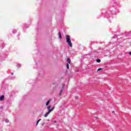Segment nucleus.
<instances>
[{
  "label": "nucleus",
  "instance_id": "1",
  "mask_svg": "<svg viewBox=\"0 0 131 131\" xmlns=\"http://www.w3.org/2000/svg\"><path fill=\"white\" fill-rule=\"evenodd\" d=\"M67 42L71 48H72V42H71V39H70V36L67 35L66 36Z\"/></svg>",
  "mask_w": 131,
  "mask_h": 131
},
{
  "label": "nucleus",
  "instance_id": "2",
  "mask_svg": "<svg viewBox=\"0 0 131 131\" xmlns=\"http://www.w3.org/2000/svg\"><path fill=\"white\" fill-rule=\"evenodd\" d=\"M64 84H62V88L61 89L60 91L59 92V96H61L62 95V92L64 91Z\"/></svg>",
  "mask_w": 131,
  "mask_h": 131
},
{
  "label": "nucleus",
  "instance_id": "3",
  "mask_svg": "<svg viewBox=\"0 0 131 131\" xmlns=\"http://www.w3.org/2000/svg\"><path fill=\"white\" fill-rule=\"evenodd\" d=\"M52 106L51 105H49L47 107V109L48 110V112H52L53 111V109L51 108Z\"/></svg>",
  "mask_w": 131,
  "mask_h": 131
},
{
  "label": "nucleus",
  "instance_id": "4",
  "mask_svg": "<svg viewBox=\"0 0 131 131\" xmlns=\"http://www.w3.org/2000/svg\"><path fill=\"white\" fill-rule=\"evenodd\" d=\"M51 101H52V99H51L48 100L46 103V106H49V104H50V103H51Z\"/></svg>",
  "mask_w": 131,
  "mask_h": 131
},
{
  "label": "nucleus",
  "instance_id": "5",
  "mask_svg": "<svg viewBox=\"0 0 131 131\" xmlns=\"http://www.w3.org/2000/svg\"><path fill=\"white\" fill-rule=\"evenodd\" d=\"M50 113H51L50 112H48L47 113H46L44 115L45 117H48V116H49V114H50Z\"/></svg>",
  "mask_w": 131,
  "mask_h": 131
},
{
  "label": "nucleus",
  "instance_id": "6",
  "mask_svg": "<svg viewBox=\"0 0 131 131\" xmlns=\"http://www.w3.org/2000/svg\"><path fill=\"white\" fill-rule=\"evenodd\" d=\"M4 99H5V96L2 95L0 97V101H3Z\"/></svg>",
  "mask_w": 131,
  "mask_h": 131
},
{
  "label": "nucleus",
  "instance_id": "7",
  "mask_svg": "<svg viewBox=\"0 0 131 131\" xmlns=\"http://www.w3.org/2000/svg\"><path fill=\"white\" fill-rule=\"evenodd\" d=\"M67 61H68V63H69V64H71V60H70V58H68V60H67Z\"/></svg>",
  "mask_w": 131,
  "mask_h": 131
},
{
  "label": "nucleus",
  "instance_id": "8",
  "mask_svg": "<svg viewBox=\"0 0 131 131\" xmlns=\"http://www.w3.org/2000/svg\"><path fill=\"white\" fill-rule=\"evenodd\" d=\"M40 120H41V119H39V120L37 121V122L36 123V126L38 125V123L39 122V121H40Z\"/></svg>",
  "mask_w": 131,
  "mask_h": 131
},
{
  "label": "nucleus",
  "instance_id": "9",
  "mask_svg": "<svg viewBox=\"0 0 131 131\" xmlns=\"http://www.w3.org/2000/svg\"><path fill=\"white\" fill-rule=\"evenodd\" d=\"M58 35H59V38H62V35H61V33L59 32Z\"/></svg>",
  "mask_w": 131,
  "mask_h": 131
},
{
  "label": "nucleus",
  "instance_id": "10",
  "mask_svg": "<svg viewBox=\"0 0 131 131\" xmlns=\"http://www.w3.org/2000/svg\"><path fill=\"white\" fill-rule=\"evenodd\" d=\"M96 61H97V63H100V62H101V59H97Z\"/></svg>",
  "mask_w": 131,
  "mask_h": 131
},
{
  "label": "nucleus",
  "instance_id": "11",
  "mask_svg": "<svg viewBox=\"0 0 131 131\" xmlns=\"http://www.w3.org/2000/svg\"><path fill=\"white\" fill-rule=\"evenodd\" d=\"M67 69H69V64L67 63Z\"/></svg>",
  "mask_w": 131,
  "mask_h": 131
},
{
  "label": "nucleus",
  "instance_id": "12",
  "mask_svg": "<svg viewBox=\"0 0 131 131\" xmlns=\"http://www.w3.org/2000/svg\"><path fill=\"white\" fill-rule=\"evenodd\" d=\"M5 122H6L7 123L9 122V120H8V119H5Z\"/></svg>",
  "mask_w": 131,
  "mask_h": 131
},
{
  "label": "nucleus",
  "instance_id": "13",
  "mask_svg": "<svg viewBox=\"0 0 131 131\" xmlns=\"http://www.w3.org/2000/svg\"><path fill=\"white\" fill-rule=\"evenodd\" d=\"M17 67H18V68H19V67H21V65L19 64H17Z\"/></svg>",
  "mask_w": 131,
  "mask_h": 131
},
{
  "label": "nucleus",
  "instance_id": "14",
  "mask_svg": "<svg viewBox=\"0 0 131 131\" xmlns=\"http://www.w3.org/2000/svg\"><path fill=\"white\" fill-rule=\"evenodd\" d=\"M101 70H102V69L100 68L98 69L97 71H100Z\"/></svg>",
  "mask_w": 131,
  "mask_h": 131
},
{
  "label": "nucleus",
  "instance_id": "15",
  "mask_svg": "<svg viewBox=\"0 0 131 131\" xmlns=\"http://www.w3.org/2000/svg\"><path fill=\"white\" fill-rule=\"evenodd\" d=\"M53 122H54V123H57V121H56V120H54Z\"/></svg>",
  "mask_w": 131,
  "mask_h": 131
},
{
  "label": "nucleus",
  "instance_id": "16",
  "mask_svg": "<svg viewBox=\"0 0 131 131\" xmlns=\"http://www.w3.org/2000/svg\"><path fill=\"white\" fill-rule=\"evenodd\" d=\"M51 109H52V111H54V109H55V107H53L51 108Z\"/></svg>",
  "mask_w": 131,
  "mask_h": 131
},
{
  "label": "nucleus",
  "instance_id": "17",
  "mask_svg": "<svg viewBox=\"0 0 131 131\" xmlns=\"http://www.w3.org/2000/svg\"><path fill=\"white\" fill-rule=\"evenodd\" d=\"M11 75H14V73H11Z\"/></svg>",
  "mask_w": 131,
  "mask_h": 131
},
{
  "label": "nucleus",
  "instance_id": "18",
  "mask_svg": "<svg viewBox=\"0 0 131 131\" xmlns=\"http://www.w3.org/2000/svg\"><path fill=\"white\" fill-rule=\"evenodd\" d=\"M42 126L45 125V123H42Z\"/></svg>",
  "mask_w": 131,
  "mask_h": 131
},
{
  "label": "nucleus",
  "instance_id": "19",
  "mask_svg": "<svg viewBox=\"0 0 131 131\" xmlns=\"http://www.w3.org/2000/svg\"><path fill=\"white\" fill-rule=\"evenodd\" d=\"M129 54L131 56V52L129 53Z\"/></svg>",
  "mask_w": 131,
  "mask_h": 131
},
{
  "label": "nucleus",
  "instance_id": "20",
  "mask_svg": "<svg viewBox=\"0 0 131 131\" xmlns=\"http://www.w3.org/2000/svg\"><path fill=\"white\" fill-rule=\"evenodd\" d=\"M112 113H114V111H113V112H112Z\"/></svg>",
  "mask_w": 131,
  "mask_h": 131
}]
</instances>
